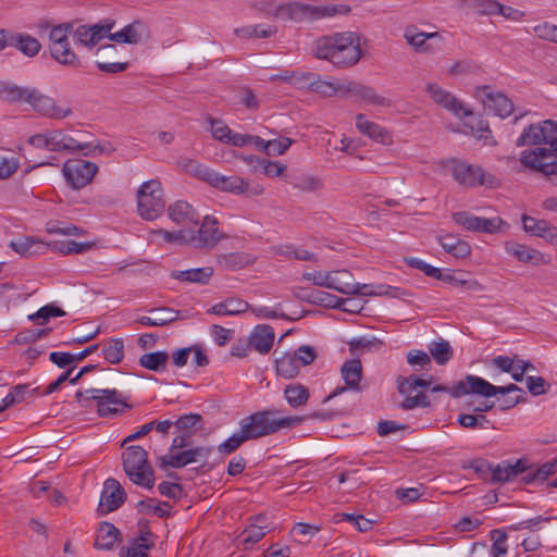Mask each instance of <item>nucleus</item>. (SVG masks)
Wrapping results in <instances>:
<instances>
[{
    "label": "nucleus",
    "instance_id": "f257e3e1",
    "mask_svg": "<svg viewBox=\"0 0 557 557\" xmlns=\"http://www.w3.org/2000/svg\"><path fill=\"white\" fill-rule=\"evenodd\" d=\"M361 39L359 33L350 30L324 35L312 42V52L317 59L347 69L356 65L363 55Z\"/></svg>",
    "mask_w": 557,
    "mask_h": 557
},
{
    "label": "nucleus",
    "instance_id": "f03ea898",
    "mask_svg": "<svg viewBox=\"0 0 557 557\" xmlns=\"http://www.w3.org/2000/svg\"><path fill=\"white\" fill-rule=\"evenodd\" d=\"M0 100L10 103H27L36 112L50 119H64L73 112L70 107L62 108L54 100L34 87H22L12 83L0 82Z\"/></svg>",
    "mask_w": 557,
    "mask_h": 557
},
{
    "label": "nucleus",
    "instance_id": "7ed1b4c3",
    "mask_svg": "<svg viewBox=\"0 0 557 557\" xmlns=\"http://www.w3.org/2000/svg\"><path fill=\"white\" fill-rule=\"evenodd\" d=\"M275 414V410H262L249 414L239 421V431L247 441H251L274 434L282 429H293L306 419L302 416L276 418Z\"/></svg>",
    "mask_w": 557,
    "mask_h": 557
},
{
    "label": "nucleus",
    "instance_id": "20e7f679",
    "mask_svg": "<svg viewBox=\"0 0 557 557\" xmlns=\"http://www.w3.org/2000/svg\"><path fill=\"white\" fill-rule=\"evenodd\" d=\"M75 398L84 409H91L95 404L96 411L101 418L116 417L133 408L127 398L116 389L89 388L77 391Z\"/></svg>",
    "mask_w": 557,
    "mask_h": 557
},
{
    "label": "nucleus",
    "instance_id": "39448f33",
    "mask_svg": "<svg viewBox=\"0 0 557 557\" xmlns=\"http://www.w3.org/2000/svg\"><path fill=\"white\" fill-rule=\"evenodd\" d=\"M123 468L129 480L139 486L152 488L154 472L148 463V453L138 445H132L123 453Z\"/></svg>",
    "mask_w": 557,
    "mask_h": 557
},
{
    "label": "nucleus",
    "instance_id": "423d86ee",
    "mask_svg": "<svg viewBox=\"0 0 557 557\" xmlns=\"http://www.w3.org/2000/svg\"><path fill=\"white\" fill-rule=\"evenodd\" d=\"M136 196L137 210L143 219L152 221L164 211V193L159 180L143 183Z\"/></svg>",
    "mask_w": 557,
    "mask_h": 557
},
{
    "label": "nucleus",
    "instance_id": "0eeeda50",
    "mask_svg": "<svg viewBox=\"0 0 557 557\" xmlns=\"http://www.w3.org/2000/svg\"><path fill=\"white\" fill-rule=\"evenodd\" d=\"M430 376L429 380L419 377L411 374L407 377L398 376L397 389L400 395L404 396V400L400 403V408L404 410H412L416 408H426L431 405V401L425 393L419 392L414 396H411V392H416L418 388H428L431 385Z\"/></svg>",
    "mask_w": 557,
    "mask_h": 557
},
{
    "label": "nucleus",
    "instance_id": "6e6552de",
    "mask_svg": "<svg viewBox=\"0 0 557 557\" xmlns=\"http://www.w3.org/2000/svg\"><path fill=\"white\" fill-rule=\"evenodd\" d=\"M520 162L523 166L545 176L557 174V147H536L521 152Z\"/></svg>",
    "mask_w": 557,
    "mask_h": 557
},
{
    "label": "nucleus",
    "instance_id": "1a4fd4ad",
    "mask_svg": "<svg viewBox=\"0 0 557 557\" xmlns=\"http://www.w3.org/2000/svg\"><path fill=\"white\" fill-rule=\"evenodd\" d=\"M218 220L214 216L206 215L198 226L187 228L188 245L198 249H212L223 238L219 232Z\"/></svg>",
    "mask_w": 557,
    "mask_h": 557
},
{
    "label": "nucleus",
    "instance_id": "9d476101",
    "mask_svg": "<svg viewBox=\"0 0 557 557\" xmlns=\"http://www.w3.org/2000/svg\"><path fill=\"white\" fill-rule=\"evenodd\" d=\"M553 145L557 147V122L545 120L537 124H530L523 129L516 141L517 147Z\"/></svg>",
    "mask_w": 557,
    "mask_h": 557
},
{
    "label": "nucleus",
    "instance_id": "9b49d317",
    "mask_svg": "<svg viewBox=\"0 0 557 557\" xmlns=\"http://www.w3.org/2000/svg\"><path fill=\"white\" fill-rule=\"evenodd\" d=\"M450 173L461 186L473 188L481 185L493 186L495 177L487 175L482 166L469 164L465 161L453 160Z\"/></svg>",
    "mask_w": 557,
    "mask_h": 557
},
{
    "label": "nucleus",
    "instance_id": "f8f14e48",
    "mask_svg": "<svg viewBox=\"0 0 557 557\" xmlns=\"http://www.w3.org/2000/svg\"><path fill=\"white\" fill-rule=\"evenodd\" d=\"M97 172L96 163L83 159H70L62 166L63 176L73 189H81L90 184Z\"/></svg>",
    "mask_w": 557,
    "mask_h": 557
},
{
    "label": "nucleus",
    "instance_id": "ddd939ff",
    "mask_svg": "<svg viewBox=\"0 0 557 557\" xmlns=\"http://www.w3.org/2000/svg\"><path fill=\"white\" fill-rule=\"evenodd\" d=\"M470 394L488 398L498 394L507 395V391L506 386H495L483 377L467 374L462 380L458 381V386L454 389V396L462 397Z\"/></svg>",
    "mask_w": 557,
    "mask_h": 557
},
{
    "label": "nucleus",
    "instance_id": "4468645a",
    "mask_svg": "<svg viewBox=\"0 0 557 557\" xmlns=\"http://www.w3.org/2000/svg\"><path fill=\"white\" fill-rule=\"evenodd\" d=\"M475 96L481 99L488 110L502 119L509 116L513 112L512 101L503 92L494 91L488 85L476 87Z\"/></svg>",
    "mask_w": 557,
    "mask_h": 557
},
{
    "label": "nucleus",
    "instance_id": "2eb2a0df",
    "mask_svg": "<svg viewBox=\"0 0 557 557\" xmlns=\"http://www.w3.org/2000/svg\"><path fill=\"white\" fill-rule=\"evenodd\" d=\"M211 453L212 447L199 446L177 454L161 456L159 458V466L163 470H166L169 467L178 469L201 459L206 460Z\"/></svg>",
    "mask_w": 557,
    "mask_h": 557
},
{
    "label": "nucleus",
    "instance_id": "dca6fc26",
    "mask_svg": "<svg viewBox=\"0 0 557 557\" xmlns=\"http://www.w3.org/2000/svg\"><path fill=\"white\" fill-rule=\"evenodd\" d=\"M404 37L418 51L434 53L443 47V37L438 33L419 32L416 26H408Z\"/></svg>",
    "mask_w": 557,
    "mask_h": 557
},
{
    "label": "nucleus",
    "instance_id": "f3484780",
    "mask_svg": "<svg viewBox=\"0 0 557 557\" xmlns=\"http://www.w3.org/2000/svg\"><path fill=\"white\" fill-rule=\"evenodd\" d=\"M425 91L429 94V96L433 99L435 103L453 112L456 116L460 119L472 114L470 110L465 108L463 103L460 100H458L453 94L443 89L437 84H428L425 87Z\"/></svg>",
    "mask_w": 557,
    "mask_h": 557
},
{
    "label": "nucleus",
    "instance_id": "a211bd4d",
    "mask_svg": "<svg viewBox=\"0 0 557 557\" xmlns=\"http://www.w3.org/2000/svg\"><path fill=\"white\" fill-rule=\"evenodd\" d=\"M125 499L126 493L120 482L112 478L107 479L101 493L98 511L101 515H107L121 507Z\"/></svg>",
    "mask_w": 557,
    "mask_h": 557
},
{
    "label": "nucleus",
    "instance_id": "6ab92c4d",
    "mask_svg": "<svg viewBox=\"0 0 557 557\" xmlns=\"http://www.w3.org/2000/svg\"><path fill=\"white\" fill-rule=\"evenodd\" d=\"M327 288L334 289L341 294L346 295H359V294H371L370 292H362V288H367V284L354 283L352 275L347 270L330 271Z\"/></svg>",
    "mask_w": 557,
    "mask_h": 557
},
{
    "label": "nucleus",
    "instance_id": "aec40b11",
    "mask_svg": "<svg viewBox=\"0 0 557 557\" xmlns=\"http://www.w3.org/2000/svg\"><path fill=\"white\" fill-rule=\"evenodd\" d=\"M341 374L345 381L347 388L360 391V381L362 377V364L359 359H350L344 362L341 368ZM346 387H337L335 391L324 398L323 403L329 401L331 398L342 394Z\"/></svg>",
    "mask_w": 557,
    "mask_h": 557
},
{
    "label": "nucleus",
    "instance_id": "412c9836",
    "mask_svg": "<svg viewBox=\"0 0 557 557\" xmlns=\"http://www.w3.org/2000/svg\"><path fill=\"white\" fill-rule=\"evenodd\" d=\"M505 250L519 262L533 265L548 264L550 262L549 258H546L541 251L513 240L505 243Z\"/></svg>",
    "mask_w": 557,
    "mask_h": 557
},
{
    "label": "nucleus",
    "instance_id": "4be33fe9",
    "mask_svg": "<svg viewBox=\"0 0 557 557\" xmlns=\"http://www.w3.org/2000/svg\"><path fill=\"white\" fill-rule=\"evenodd\" d=\"M168 213L174 223L183 225L184 228L198 226L200 221L198 211L184 200H177L172 203L168 209Z\"/></svg>",
    "mask_w": 557,
    "mask_h": 557
},
{
    "label": "nucleus",
    "instance_id": "5701e85b",
    "mask_svg": "<svg viewBox=\"0 0 557 557\" xmlns=\"http://www.w3.org/2000/svg\"><path fill=\"white\" fill-rule=\"evenodd\" d=\"M271 530V525L267 522V517L257 515L249 519V524L239 534L240 542L245 545V549L251 548Z\"/></svg>",
    "mask_w": 557,
    "mask_h": 557
},
{
    "label": "nucleus",
    "instance_id": "b1692460",
    "mask_svg": "<svg viewBox=\"0 0 557 557\" xmlns=\"http://www.w3.org/2000/svg\"><path fill=\"white\" fill-rule=\"evenodd\" d=\"M148 36L149 32L147 25L140 20H135L121 30L111 34L109 39L121 44L137 45Z\"/></svg>",
    "mask_w": 557,
    "mask_h": 557
},
{
    "label": "nucleus",
    "instance_id": "393cba45",
    "mask_svg": "<svg viewBox=\"0 0 557 557\" xmlns=\"http://www.w3.org/2000/svg\"><path fill=\"white\" fill-rule=\"evenodd\" d=\"M523 230L530 235L542 237L550 244H557V227L545 220L522 215Z\"/></svg>",
    "mask_w": 557,
    "mask_h": 557
},
{
    "label": "nucleus",
    "instance_id": "a878e982",
    "mask_svg": "<svg viewBox=\"0 0 557 557\" xmlns=\"http://www.w3.org/2000/svg\"><path fill=\"white\" fill-rule=\"evenodd\" d=\"M356 127L361 134L367 135L376 143L382 145H391L393 143L391 134L384 127L368 121L361 113L356 116Z\"/></svg>",
    "mask_w": 557,
    "mask_h": 557
},
{
    "label": "nucleus",
    "instance_id": "bb28decb",
    "mask_svg": "<svg viewBox=\"0 0 557 557\" xmlns=\"http://www.w3.org/2000/svg\"><path fill=\"white\" fill-rule=\"evenodd\" d=\"M274 336V330L272 326L268 324H260L252 330L249 336V342L251 347L259 354L265 355L273 346Z\"/></svg>",
    "mask_w": 557,
    "mask_h": 557
},
{
    "label": "nucleus",
    "instance_id": "cd10ccee",
    "mask_svg": "<svg viewBox=\"0 0 557 557\" xmlns=\"http://www.w3.org/2000/svg\"><path fill=\"white\" fill-rule=\"evenodd\" d=\"M276 16L295 22L312 21V5L300 2L282 4L276 10Z\"/></svg>",
    "mask_w": 557,
    "mask_h": 557
},
{
    "label": "nucleus",
    "instance_id": "c85d7f7f",
    "mask_svg": "<svg viewBox=\"0 0 557 557\" xmlns=\"http://www.w3.org/2000/svg\"><path fill=\"white\" fill-rule=\"evenodd\" d=\"M209 185L222 191L232 193L235 195L245 194L249 187L248 182L239 176H224L218 172H214L212 181L209 183Z\"/></svg>",
    "mask_w": 557,
    "mask_h": 557
},
{
    "label": "nucleus",
    "instance_id": "c756f323",
    "mask_svg": "<svg viewBox=\"0 0 557 557\" xmlns=\"http://www.w3.org/2000/svg\"><path fill=\"white\" fill-rule=\"evenodd\" d=\"M151 313H156L154 318L140 317L136 320V323L146 326H164L171 322L184 319L181 312L169 307L154 308L149 310Z\"/></svg>",
    "mask_w": 557,
    "mask_h": 557
},
{
    "label": "nucleus",
    "instance_id": "7c9ffc66",
    "mask_svg": "<svg viewBox=\"0 0 557 557\" xmlns=\"http://www.w3.org/2000/svg\"><path fill=\"white\" fill-rule=\"evenodd\" d=\"M213 273H214V270L212 267H202V268L188 269V270H184V271L173 270V271H171L170 276H171V278L177 280L180 282L206 285L209 283Z\"/></svg>",
    "mask_w": 557,
    "mask_h": 557
},
{
    "label": "nucleus",
    "instance_id": "2f4dec72",
    "mask_svg": "<svg viewBox=\"0 0 557 557\" xmlns=\"http://www.w3.org/2000/svg\"><path fill=\"white\" fill-rule=\"evenodd\" d=\"M119 541H121L120 530L111 522L103 521L98 528L94 546L100 550H111Z\"/></svg>",
    "mask_w": 557,
    "mask_h": 557
},
{
    "label": "nucleus",
    "instance_id": "473e14b6",
    "mask_svg": "<svg viewBox=\"0 0 557 557\" xmlns=\"http://www.w3.org/2000/svg\"><path fill=\"white\" fill-rule=\"evenodd\" d=\"M345 91L355 96L358 100H362L373 106H387L388 100L377 95L374 88L364 86L355 82H350L345 86Z\"/></svg>",
    "mask_w": 557,
    "mask_h": 557
},
{
    "label": "nucleus",
    "instance_id": "72a5a7b5",
    "mask_svg": "<svg viewBox=\"0 0 557 557\" xmlns=\"http://www.w3.org/2000/svg\"><path fill=\"white\" fill-rule=\"evenodd\" d=\"M256 257L247 252H230L218 256L216 262L220 268L228 271H238L253 264Z\"/></svg>",
    "mask_w": 557,
    "mask_h": 557
},
{
    "label": "nucleus",
    "instance_id": "f704fd0d",
    "mask_svg": "<svg viewBox=\"0 0 557 557\" xmlns=\"http://www.w3.org/2000/svg\"><path fill=\"white\" fill-rule=\"evenodd\" d=\"M49 50L51 58L62 65L71 66L74 69L81 65V60L78 59L75 51L71 48L69 40L50 45Z\"/></svg>",
    "mask_w": 557,
    "mask_h": 557
},
{
    "label": "nucleus",
    "instance_id": "c9c22d12",
    "mask_svg": "<svg viewBox=\"0 0 557 557\" xmlns=\"http://www.w3.org/2000/svg\"><path fill=\"white\" fill-rule=\"evenodd\" d=\"M177 165L183 172L208 184L212 181L215 172L206 164H202L191 158H181L177 161Z\"/></svg>",
    "mask_w": 557,
    "mask_h": 557
},
{
    "label": "nucleus",
    "instance_id": "e433bc0d",
    "mask_svg": "<svg viewBox=\"0 0 557 557\" xmlns=\"http://www.w3.org/2000/svg\"><path fill=\"white\" fill-rule=\"evenodd\" d=\"M138 535L129 547L121 549L150 550L154 547V539L157 537L150 530L149 520L139 519L137 522Z\"/></svg>",
    "mask_w": 557,
    "mask_h": 557
},
{
    "label": "nucleus",
    "instance_id": "4c0bfd02",
    "mask_svg": "<svg viewBox=\"0 0 557 557\" xmlns=\"http://www.w3.org/2000/svg\"><path fill=\"white\" fill-rule=\"evenodd\" d=\"M443 249L455 258H466L471 253L470 245L457 235L446 234L438 238Z\"/></svg>",
    "mask_w": 557,
    "mask_h": 557
},
{
    "label": "nucleus",
    "instance_id": "58836bf2",
    "mask_svg": "<svg viewBox=\"0 0 557 557\" xmlns=\"http://www.w3.org/2000/svg\"><path fill=\"white\" fill-rule=\"evenodd\" d=\"M9 246L22 257H33L44 252L46 246L44 243L35 240L33 237L23 236L10 242Z\"/></svg>",
    "mask_w": 557,
    "mask_h": 557
},
{
    "label": "nucleus",
    "instance_id": "ea45409f",
    "mask_svg": "<svg viewBox=\"0 0 557 557\" xmlns=\"http://www.w3.org/2000/svg\"><path fill=\"white\" fill-rule=\"evenodd\" d=\"M248 309L249 305L247 301L239 298H228L212 306L208 310V313L216 315H236L247 311Z\"/></svg>",
    "mask_w": 557,
    "mask_h": 557
},
{
    "label": "nucleus",
    "instance_id": "a19ab883",
    "mask_svg": "<svg viewBox=\"0 0 557 557\" xmlns=\"http://www.w3.org/2000/svg\"><path fill=\"white\" fill-rule=\"evenodd\" d=\"M288 182L293 187L305 193L318 191L323 187L322 178L308 173H293Z\"/></svg>",
    "mask_w": 557,
    "mask_h": 557
},
{
    "label": "nucleus",
    "instance_id": "79ce46f5",
    "mask_svg": "<svg viewBox=\"0 0 557 557\" xmlns=\"http://www.w3.org/2000/svg\"><path fill=\"white\" fill-rule=\"evenodd\" d=\"M13 47L27 58L36 57L41 50L39 40L27 33H15Z\"/></svg>",
    "mask_w": 557,
    "mask_h": 557
},
{
    "label": "nucleus",
    "instance_id": "37998d69",
    "mask_svg": "<svg viewBox=\"0 0 557 557\" xmlns=\"http://www.w3.org/2000/svg\"><path fill=\"white\" fill-rule=\"evenodd\" d=\"M284 397L293 408L305 406L310 397L309 388L300 383H292L285 386Z\"/></svg>",
    "mask_w": 557,
    "mask_h": 557
},
{
    "label": "nucleus",
    "instance_id": "c03bdc74",
    "mask_svg": "<svg viewBox=\"0 0 557 557\" xmlns=\"http://www.w3.org/2000/svg\"><path fill=\"white\" fill-rule=\"evenodd\" d=\"M275 370L278 376L290 380L299 374L300 368L293 355L284 352L275 359Z\"/></svg>",
    "mask_w": 557,
    "mask_h": 557
},
{
    "label": "nucleus",
    "instance_id": "a18cd8bd",
    "mask_svg": "<svg viewBox=\"0 0 557 557\" xmlns=\"http://www.w3.org/2000/svg\"><path fill=\"white\" fill-rule=\"evenodd\" d=\"M276 27L271 25H246L234 29V34L243 39L269 38L276 34Z\"/></svg>",
    "mask_w": 557,
    "mask_h": 557
},
{
    "label": "nucleus",
    "instance_id": "49530a36",
    "mask_svg": "<svg viewBox=\"0 0 557 557\" xmlns=\"http://www.w3.org/2000/svg\"><path fill=\"white\" fill-rule=\"evenodd\" d=\"M168 360L169 354L166 351H154L140 356L138 362L140 367L147 370L159 372L165 368Z\"/></svg>",
    "mask_w": 557,
    "mask_h": 557
},
{
    "label": "nucleus",
    "instance_id": "de8ad7c7",
    "mask_svg": "<svg viewBox=\"0 0 557 557\" xmlns=\"http://www.w3.org/2000/svg\"><path fill=\"white\" fill-rule=\"evenodd\" d=\"M104 359L111 364H119L124 357V342L122 338H111L102 345Z\"/></svg>",
    "mask_w": 557,
    "mask_h": 557
},
{
    "label": "nucleus",
    "instance_id": "09e8293b",
    "mask_svg": "<svg viewBox=\"0 0 557 557\" xmlns=\"http://www.w3.org/2000/svg\"><path fill=\"white\" fill-rule=\"evenodd\" d=\"M351 11L348 4L312 5V21L332 17L335 15H347Z\"/></svg>",
    "mask_w": 557,
    "mask_h": 557
},
{
    "label": "nucleus",
    "instance_id": "8fccbe9b",
    "mask_svg": "<svg viewBox=\"0 0 557 557\" xmlns=\"http://www.w3.org/2000/svg\"><path fill=\"white\" fill-rule=\"evenodd\" d=\"M429 351L434 360L441 366L446 364L453 358L454 354L449 342L443 338L432 342L429 345Z\"/></svg>",
    "mask_w": 557,
    "mask_h": 557
},
{
    "label": "nucleus",
    "instance_id": "3c124183",
    "mask_svg": "<svg viewBox=\"0 0 557 557\" xmlns=\"http://www.w3.org/2000/svg\"><path fill=\"white\" fill-rule=\"evenodd\" d=\"M202 417L199 413H187L174 421V426L182 434H188L190 437L194 430L202 429Z\"/></svg>",
    "mask_w": 557,
    "mask_h": 557
},
{
    "label": "nucleus",
    "instance_id": "603ef678",
    "mask_svg": "<svg viewBox=\"0 0 557 557\" xmlns=\"http://www.w3.org/2000/svg\"><path fill=\"white\" fill-rule=\"evenodd\" d=\"M557 471V461L552 460L547 461L540 467H537L535 470L529 471L523 478V482L527 484L540 481L544 482L549 475L556 473Z\"/></svg>",
    "mask_w": 557,
    "mask_h": 557
},
{
    "label": "nucleus",
    "instance_id": "864d4df0",
    "mask_svg": "<svg viewBox=\"0 0 557 557\" xmlns=\"http://www.w3.org/2000/svg\"><path fill=\"white\" fill-rule=\"evenodd\" d=\"M52 151L60 152V151H67V152H75V144L77 139L71 137L70 135L65 134L61 129H53L52 131Z\"/></svg>",
    "mask_w": 557,
    "mask_h": 557
},
{
    "label": "nucleus",
    "instance_id": "5fc2aeb1",
    "mask_svg": "<svg viewBox=\"0 0 557 557\" xmlns=\"http://www.w3.org/2000/svg\"><path fill=\"white\" fill-rule=\"evenodd\" d=\"M276 253L280 256L287 257L289 259L301 260V261H313L317 262L318 258L314 253L296 247L294 245H282L276 248Z\"/></svg>",
    "mask_w": 557,
    "mask_h": 557
},
{
    "label": "nucleus",
    "instance_id": "6e6d98bb",
    "mask_svg": "<svg viewBox=\"0 0 557 557\" xmlns=\"http://www.w3.org/2000/svg\"><path fill=\"white\" fill-rule=\"evenodd\" d=\"M336 522L347 521L360 532H368L373 528V521L364 518L362 515L337 513L334 516Z\"/></svg>",
    "mask_w": 557,
    "mask_h": 557
},
{
    "label": "nucleus",
    "instance_id": "4d7b16f0",
    "mask_svg": "<svg viewBox=\"0 0 557 557\" xmlns=\"http://www.w3.org/2000/svg\"><path fill=\"white\" fill-rule=\"evenodd\" d=\"M63 315H65V311L51 304L44 306L37 312L29 314L28 319L37 324H45L50 318Z\"/></svg>",
    "mask_w": 557,
    "mask_h": 557
},
{
    "label": "nucleus",
    "instance_id": "13d9d810",
    "mask_svg": "<svg viewBox=\"0 0 557 557\" xmlns=\"http://www.w3.org/2000/svg\"><path fill=\"white\" fill-rule=\"evenodd\" d=\"M467 7L479 15H495L499 10L498 1L495 0H468Z\"/></svg>",
    "mask_w": 557,
    "mask_h": 557
},
{
    "label": "nucleus",
    "instance_id": "bf43d9fd",
    "mask_svg": "<svg viewBox=\"0 0 557 557\" xmlns=\"http://www.w3.org/2000/svg\"><path fill=\"white\" fill-rule=\"evenodd\" d=\"M154 499L148 498L139 500L136 504V508L139 512H152L159 518H164L170 515L169 510L164 509L163 506L170 507V504L166 502L159 503L158 505H153Z\"/></svg>",
    "mask_w": 557,
    "mask_h": 557
},
{
    "label": "nucleus",
    "instance_id": "052dcab7",
    "mask_svg": "<svg viewBox=\"0 0 557 557\" xmlns=\"http://www.w3.org/2000/svg\"><path fill=\"white\" fill-rule=\"evenodd\" d=\"M73 38L76 45L92 49L97 46L90 25H79L73 32Z\"/></svg>",
    "mask_w": 557,
    "mask_h": 557
},
{
    "label": "nucleus",
    "instance_id": "680f3d73",
    "mask_svg": "<svg viewBox=\"0 0 557 557\" xmlns=\"http://www.w3.org/2000/svg\"><path fill=\"white\" fill-rule=\"evenodd\" d=\"M115 26V20L113 18H103L98 23L90 25L91 32L94 34L95 40L97 45L104 38H109L112 33V29Z\"/></svg>",
    "mask_w": 557,
    "mask_h": 557
},
{
    "label": "nucleus",
    "instance_id": "e2e57ef3",
    "mask_svg": "<svg viewBox=\"0 0 557 557\" xmlns=\"http://www.w3.org/2000/svg\"><path fill=\"white\" fill-rule=\"evenodd\" d=\"M91 247L88 243H77L69 239L63 242H55L53 248L64 255L70 253H82L87 251Z\"/></svg>",
    "mask_w": 557,
    "mask_h": 557
},
{
    "label": "nucleus",
    "instance_id": "0e129e2a",
    "mask_svg": "<svg viewBox=\"0 0 557 557\" xmlns=\"http://www.w3.org/2000/svg\"><path fill=\"white\" fill-rule=\"evenodd\" d=\"M453 220L456 224L462 226L467 231L476 232L480 223V216H475L467 211L453 213Z\"/></svg>",
    "mask_w": 557,
    "mask_h": 557
},
{
    "label": "nucleus",
    "instance_id": "69168bd1",
    "mask_svg": "<svg viewBox=\"0 0 557 557\" xmlns=\"http://www.w3.org/2000/svg\"><path fill=\"white\" fill-rule=\"evenodd\" d=\"M406 263L413 269H418L422 271L426 276H430L432 278L442 280V270L438 268H435L423 260H420L418 258H407Z\"/></svg>",
    "mask_w": 557,
    "mask_h": 557
},
{
    "label": "nucleus",
    "instance_id": "338daca9",
    "mask_svg": "<svg viewBox=\"0 0 557 557\" xmlns=\"http://www.w3.org/2000/svg\"><path fill=\"white\" fill-rule=\"evenodd\" d=\"M208 122L210 123L212 137L226 144V139L230 138L232 129L219 119L209 117Z\"/></svg>",
    "mask_w": 557,
    "mask_h": 557
},
{
    "label": "nucleus",
    "instance_id": "774afa93",
    "mask_svg": "<svg viewBox=\"0 0 557 557\" xmlns=\"http://www.w3.org/2000/svg\"><path fill=\"white\" fill-rule=\"evenodd\" d=\"M247 440L240 431L231 435L226 441L218 446V450L223 455H230L237 450Z\"/></svg>",
    "mask_w": 557,
    "mask_h": 557
}]
</instances>
